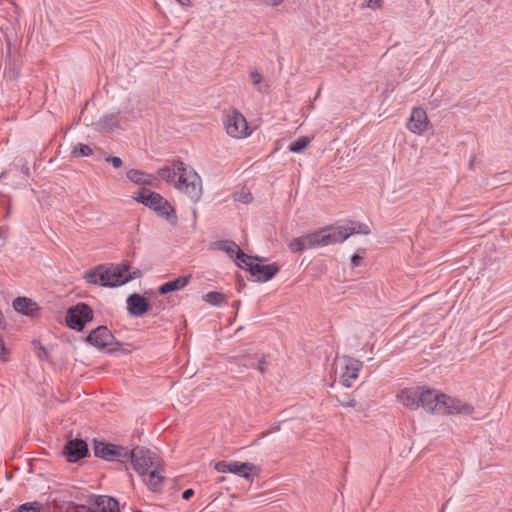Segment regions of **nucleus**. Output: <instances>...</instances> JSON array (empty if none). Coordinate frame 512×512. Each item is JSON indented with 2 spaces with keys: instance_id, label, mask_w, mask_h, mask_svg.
Listing matches in <instances>:
<instances>
[{
  "instance_id": "10",
  "label": "nucleus",
  "mask_w": 512,
  "mask_h": 512,
  "mask_svg": "<svg viewBox=\"0 0 512 512\" xmlns=\"http://www.w3.org/2000/svg\"><path fill=\"white\" fill-rule=\"evenodd\" d=\"M114 264L110 266L98 265L93 270L87 271L84 279L91 284H100L105 287H115V283L110 276Z\"/></svg>"
},
{
  "instance_id": "22",
  "label": "nucleus",
  "mask_w": 512,
  "mask_h": 512,
  "mask_svg": "<svg viewBox=\"0 0 512 512\" xmlns=\"http://www.w3.org/2000/svg\"><path fill=\"white\" fill-rule=\"evenodd\" d=\"M13 307L17 312L29 316L34 315L35 311L38 309V306L35 302L25 297H17L13 301Z\"/></svg>"
},
{
  "instance_id": "7",
  "label": "nucleus",
  "mask_w": 512,
  "mask_h": 512,
  "mask_svg": "<svg viewBox=\"0 0 512 512\" xmlns=\"http://www.w3.org/2000/svg\"><path fill=\"white\" fill-rule=\"evenodd\" d=\"M86 342L90 345L104 349L109 347V352H114L117 347L121 346L120 342L113 336L106 326H99L92 330L85 338Z\"/></svg>"
},
{
  "instance_id": "33",
  "label": "nucleus",
  "mask_w": 512,
  "mask_h": 512,
  "mask_svg": "<svg viewBox=\"0 0 512 512\" xmlns=\"http://www.w3.org/2000/svg\"><path fill=\"white\" fill-rule=\"evenodd\" d=\"M332 399H335L337 403L342 407H355L357 402L355 398L351 394H346L343 397L338 395L331 396Z\"/></svg>"
},
{
  "instance_id": "13",
  "label": "nucleus",
  "mask_w": 512,
  "mask_h": 512,
  "mask_svg": "<svg viewBox=\"0 0 512 512\" xmlns=\"http://www.w3.org/2000/svg\"><path fill=\"white\" fill-rule=\"evenodd\" d=\"M215 248L227 253L231 258H234L238 267H243L244 261L250 259V256L245 254L239 246L231 240H219L214 243Z\"/></svg>"
},
{
  "instance_id": "2",
  "label": "nucleus",
  "mask_w": 512,
  "mask_h": 512,
  "mask_svg": "<svg viewBox=\"0 0 512 512\" xmlns=\"http://www.w3.org/2000/svg\"><path fill=\"white\" fill-rule=\"evenodd\" d=\"M179 172L175 188L184 192L193 202H197L202 195V180L193 168H188L182 161H175Z\"/></svg>"
},
{
  "instance_id": "39",
  "label": "nucleus",
  "mask_w": 512,
  "mask_h": 512,
  "mask_svg": "<svg viewBox=\"0 0 512 512\" xmlns=\"http://www.w3.org/2000/svg\"><path fill=\"white\" fill-rule=\"evenodd\" d=\"M38 345H39L38 357L40 359H46L47 355H48L46 349L40 343H38Z\"/></svg>"
},
{
  "instance_id": "37",
  "label": "nucleus",
  "mask_w": 512,
  "mask_h": 512,
  "mask_svg": "<svg viewBox=\"0 0 512 512\" xmlns=\"http://www.w3.org/2000/svg\"><path fill=\"white\" fill-rule=\"evenodd\" d=\"M105 161L108 163H111L114 168H120L123 164L121 158H119L117 156H107L105 158Z\"/></svg>"
},
{
  "instance_id": "27",
  "label": "nucleus",
  "mask_w": 512,
  "mask_h": 512,
  "mask_svg": "<svg viewBox=\"0 0 512 512\" xmlns=\"http://www.w3.org/2000/svg\"><path fill=\"white\" fill-rule=\"evenodd\" d=\"M158 175L166 182H173L175 184V177L176 175H179L177 167L175 166V161L173 162L172 166H164L160 168L158 170Z\"/></svg>"
},
{
  "instance_id": "1",
  "label": "nucleus",
  "mask_w": 512,
  "mask_h": 512,
  "mask_svg": "<svg viewBox=\"0 0 512 512\" xmlns=\"http://www.w3.org/2000/svg\"><path fill=\"white\" fill-rule=\"evenodd\" d=\"M420 407L430 413L470 415L474 411L472 405L462 403L456 398L449 397L437 390L422 387Z\"/></svg>"
},
{
  "instance_id": "47",
  "label": "nucleus",
  "mask_w": 512,
  "mask_h": 512,
  "mask_svg": "<svg viewBox=\"0 0 512 512\" xmlns=\"http://www.w3.org/2000/svg\"><path fill=\"white\" fill-rule=\"evenodd\" d=\"M5 174H6V172H2L0 177H1V178H4V177H5Z\"/></svg>"
},
{
  "instance_id": "23",
  "label": "nucleus",
  "mask_w": 512,
  "mask_h": 512,
  "mask_svg": "<svg viewBox=\"0 0 512 512\" xmlns=\"http://www.w3.org/2000/svg\"><path fill=\"white\" fill-rule=\"evenodd\" d=\"M191 275L178 277L172 281L166 282L159 287V293L164 295L184 288L190 281Z\"/></svg>"
},
{
  "instance_id": "29",
  "label": "nucleus",
  "mask_w": 512,
  "mask_h": 512,
  "mask_svg": "<svg viewBox=\"0 0 512 512\" xmlns=\"http://www.w3.org/2000/svg\"><path fill=\"white\" fill-rule=\"evenodd\" d=\"M203 300L213 306H220L227 301V298L220 292L211 291L203 295Z\"/></svg>"
},
{
  "instance_id": "6",
  "label": "nucleus",
  "mask_w": 512,
  "mask_h": 512,
  "mask_svg": "<svg viewBox=\"0 0 512 512\" xmlns=\"http://www.w3.org/2000/svg\"><path fill=\"white\" fill-rule=\"evenodd\" d=\"M128 459H130L134 470L140 476H145L149 469L158 465L155 460V454L143 447H135L129 450Z\"/></svg>"
},
{
  "instance_id": "46",
  "label": "nucleus",
  "mask_w": 512,
  "mask_h": 512,
  "mask_svg": "<svg viewBox=\"0 0 512 512\" xmlns=\"http://www.w3.org/2000/svg\"><path fill=\"white\" fill-rule=\"evenodd\" d=\"M24 173H25L26 176H29V168L26 167L25 170H24Z\"/></svg>"
},
{
  "instance_id": "41",
  "label": "nucleus",
  "mask_w": 512,
  "mask_h": 512,
  "mask_svg": "<svg viewBox=\"0 0 512 512\" xmlns=\"http://www.w3.org/2000/svg\"><path fill=\"white\" fill-rule=\"evenodd\" d=\"M194 495V491L192 489H186L183 494H182V498L185 499V500H188L190 499L192 496Z\"/></svg>"
},
{
  "instance_id": "5",
  "label": "nucleus",
  "mask_w": 512,
  "mask_h": 512,
  "mask_svg": "<svg viewBox=\"0 0 512 512\" xmlns=\"http://www.w3.org/2000/svg\"><path fill=\"white\" fill-rule=\"evenodd\" d=\"M94 455L106 461H118L124 463L128 460L129 450L123 446L94 440Z\"/></svg>"
},
{
  "instance_id": "19",
  "label": "nucleus",
  "mask_w": 512,
  "mask_h": 512,
  "mask_svg": "<svg viewBox=\"0 0 512 512\" xmlns=\"http://www.w3.org/2000/svg\"><path fill=\"white\" fill-rule=\"evenodd\" d=\"M126 176L132 183L137 185L158 186V180L155 176L138 169L128 170Z\"/></svg>"
},
{
  "instance_id": "42",
  "label": "nucleus",
  "mask_w": 512,
  "mask_h": 512,
  "mask_svg": "<svg viewBox=\"0 0 512 512\" xmlns=\"http://www.w3.org/2000/svg\"><path fill=\"white\" fill-rule=\"evenodd\" d=\"M475 160H476V156L475 155H472L470 160H469V163H468V167L469 169H473L474 167V163H475Z\"/></svg>"
},
{
  "instance_id": "34",
  "label": "nucleus",
  "mask_w": 512,
  "mask_h": 512,
  "mask_svg": "<svg viewBox=\"0 0 512 512\" xmlns=\"http://www.w3.org/2000/svg\"><path fill=\"white\" fill-rule=\"evenodd\" d=\"M309 142L308 137H300L290 145L289 150L293 153H300L308 146Z\"/></svg>"
},
{
  "instance_id": "31",
  "label": "nucleus",
  "mask_w": 512,
  "mask_h": 512,
  "mask_svg": "<svg viewBox=\"0 0 512 512\" xmlns=\"http://www.w3.org/2000/svg\"><path fill=\"white\" fill-rule=\"evenodd\" d=\"M92 153V148L89 145L83 143L77 144L72 150V155L75 157H87L92 155Z\"/></svg>"
},
{
  "instance_id": "11",
  "label": "nucleus",
  "mask_w": 512,
  "mask_h": 512,
  "mask_svg": "<svg viewBox=\"0 0 512 512\" xmlns=\"http://www.w3.org/2000/svg\"><path fill=\"white\" fill-rule=\"evenodd\" d=\"M215 470L220 473H233L245 479L250 478V472L256 469V466L253 463L249 462H228V461H219L214 466Z\"/></svg>"
},
{
  "instance_id": "28",
  "label": "nucleus",
  "mask_w": 512,
  "mask_h": 512,
  "mask_svg": "<svg viewBox=\"0 0 512 512\" xmlns=\"http://www.w3.org/2000/svg\"><path fill=\"white\" fill-rule=\"evenodd\" d=\"M336 230H346L349 232V236L352 234H364L368 235L370 233V228L366 224L361 223H352L351 226H338Z\"/></svg>"
},
{
  "instance_id": "36",
  "label": "nucleus",
  "mask_w": 512,
  "mask_h": 512,
  "mask_svg": "<svg viewBox=\"0 0 512 512\" xmlns=\"http://www.w3.org/2000/svg\"><path fill=\"white\" fill-rule=\"evenodd\" d=\"M235 200L248 204L253 200V197L250 192L242 190L235 194Z\"/></svg>"
},
{
  "instance_id": "8",
  "label": "nucleus",
  "mask_w": 512,
  "mask_h": 512,
  "mask_svg": "<svg viewBox=\"0 0 512 512\" xmlns=\"http://www.w3.org/2000/svg\"><path fill=\"white\" fill-rule=\"evenodd\" d=\"M224 126L227 134L233 138L240 139L250 135L249 126L245 117L236 110H233L225 116Z\"/></svg>"
},
{
  "instance_id": "18",
  "label": "nucleus",
  "mask_w": 512,
  "mask_h": 512,
  "mask_svg": "<svg viewBox=\"0 0 512 512\" xmlns=\"http://www.w3.org/2000/svg\"><path fill=\"white\" fill-rule=\"evenodd\" d=\"M128 312L135 317H140L150 309V304L140 294L134 293L128 296L127 300Z\"/></svg>"
},
{
  "instance_id": "21",
  "label": "nucleus",
  "mask_w": 512,
  "mask_h": 512,
  "mask_svg": "<svg viewBox=\"0 0 512 512\" xmlns=\"http://www.w3.org/2000/svg\"><path fill=\"white\" fill-rule=\"evenodd\" d=\"M94 504L100 512H119L118 501L110 496L100 495L95 498Z\"/></svg>"
},
{
  "instance_id": "40",
  "label": "nucleus",
  "mask_w": 512,
  "mask_h": 512,
  "mask_svg": "<svg viewBox=\"0 0 512 512\" xmlns=\"http://www.w3.org/2000/svg\"><path fill=\"white\" fill-rule=\"evenodd\" d=\"M362 261V257L359 256L358 254H354L351 258V263H352V266L353 267H356L360 264V262Z\"/></svg>"
},
{
  "instance_id": "4",
  "label": "nucleus",
  "mask_w": 512,
  "mask_h": 512,
  "mask_svg": "<svg viewBox=\"0 0 512 512\" xmlns=\"http://www.w3.org/2000/svg\"><path fill=\"white\" fill-rule=\"evenodd\" d=\"M93 320V310L86 303H78L68 308L65 316L69 328L82 331L85 325Z\"/></svg>"
},
{
  "instance_id": "44",
  "label": "nucleus",
  "mask_w": 512,
  "mask_h": 512,
  "mask_svg": "<svg viewBox=\"0 0 512 512\" xmlns=\"http://www.w3.org/2000/svg\"><path fill=\"white\" fill-rule=\"evenodd\" d=\"M182 5H188L190 3V0H177Z\"/></svg>"
},
{
  "instance_id": "26",
  "label": "nucleus",
  "mask_w": 512,
  "mask_h": 512,
  "mask_svg": "<svg viewBox=\"0 0 512 512\" xmlns=\"http://www.w3.org/2000/svg\"><path fill=\"white\" fill-rule=\"evenodd\" d=\"M117 115H118V113L104 115L96 123V129L97 130H107V131L114 129L118 124Z\"/></svg>"
},
{
  "instance_id": "12",
  "label": "nucleus",
  "mask_w": 512,
  "mask_h": 512,
  "mask_svg": "<svg viewBox=\"0 0 512 512\" xmlns=\"http://www.w3.org/2000/svg\"><path fill=\"white\" fill-rule=\"evenodd\" d=\"M87 453V443L82 439L69 440L63 448V455L66 457L68 462H77L84 458Z\"/></svg>"
},
{
  "instance_id": "16",
  "label": "nucleus",
  "mask_w": 512,
  "mask_h": 512,
  "mask_svg": "<svg viewBox=\"0 0 512 512\" xmlns=\"http://www.w3.org/2000/svg\"><path fill=\"white\" fill-rule=\"evenodd\" d=\"M112 279L115 283V287L119 285H123L130 280L140 278L142 273L139 269H135L134 271H129V266L126 264H118L113 266V270L111 272Z\"/></svg>"
},
{
  "instance_id": "30",
  "label": "nucleus",
  "mask_w": 512,
  "mask_h": 512,
  "mask_svg": "<svg viewBox=\"0 0 512 512\" xmlns=\"http://www.w3.org/2000/svg\"><path fill=\"white\" fill-rule=\"evenodd\" d=\"M249 77L252 82V84L256 87V89L263 93L267 91V85H262V76L257 70H251L249 72Z\"/></svg>"
},
{
  "instance_id": "32",
  "label": "nucleus",
  "mask_w": 512,
  "mask_h": 512,
  "mask_svg": "<svg viewBox=\"0 0 512 512\" xmlns=\"http://www.w3.org/2000/svg\"><path fill=\"white\" fill-rule=\"evenodd\" d=\"M161 203H164V198L156 192H149V200L146 203V207H149L153 211H156L160 207Z\"/></svg>"
},
{
  "instance_id": "35",
  "label": "nucleus",
  "mask_w": 512,
  "mask_h": 512,
  "mask_svg": "<svg viewBox=\"0 0 512 512\" xmlns=\"http://www.w3.org/2000/svg\"><path fill=\"white\" fill-rule=\"evenodd\" d=\"M149 192L152 191L146 188H141L137 193H135L132 196V198L138 203H141L146 206V203H148L149 200Z\"/></svg>"
},
{
  "instance_id": "3",
  "label": "nucleus",
  "mask_w": 512,
  "mask_h": 512,
  "mask_svg": "<svg viewBox=\"0 0 512 512\" xmlns=\"http://www.w3.org/2000/svg\"><path fill=\"white\" fill-rule=\"evenodd\" d=\"M349 237L346 230H336V227H324L309 233L311 249L343 242Z\"/></svg>"
},
{
  "instance_id": "38",
  "label": "nucleus",
  "mask_w": 512,
  "mask_h": 512,
  "mask_svg": "<svg viewBox=\"0 0 512 512\" xmlns=\"http://www.w3.org/2000/svg\"><path fill=\"white\" fill-rule=\"evenodd\" d=\"M382 6V0H368L366 7L376 9Z\"/></svg>"
},
{
  "instance_id": "43",
  "label": "nucleus",
  "mask_w": 512,
  "mask_h": 512,
  "mask_svg": "<svg viewBox=\"0 0 512 512\" xmlns=\"http://www.w3.org/2000/svg\"><path fill=\"white\" fill-rule=\"evenodd\" d=\"M266 364V362L264 360H260L259 363H258V370L261 371V372H264V365Z\"/></svg>"
},
{
  "instance_id": "14",
  "label": "nucleus",
  "mask_w": 512,
  "mask_h": 512,
  "mask_svg": "<svg viewBox=\"0 0 512 512\" xmlns=\"http://www.w3.org/2000/svg\"><path fill=\"white\" fill-rule=\"evenodd\" d=\"M429 124L426 111L420 107H416L412 110L406 126L410 132L422 134L428 130Z\"/></svg>"
},
{
  "instance_id": "20",
  "label": "nucleus",
  "mask_w": 512,
  "mask_h": 512,
  "mask_svg": "<svg viewBox=\"0 0 512 512\" xmlns=\"http://www.w3.org/2000/svg\"><path fill=\"white\" fill-rule=\"evenodd\" d=\"M142 477L153 492H159L162 489L165 477L162 475L159 465L149 469L148 473Z\"/></svg>"
},
{
  "instance_id": "24",
  "label": "nucleus",
  "mask_w": 512,
  "mask_h": 512,
  "mask_svg": "<svg viewBox=\"0 0 512 512\" xmlns=\"http://www.w3.org/2000/svg\"><path fill=\"white\" fill-rule=\"evenodd\" d=\"M288 247L293 253H301L307 249H311L309 233L300 237L293 238L289 242Z\"/></svg>"
},
{
  "instance_id": "9",
  "label": "nucleus",
  "mask_w": 512,
  "mask_h": 512,
  "mask_svg": "<svg viewBox=\"0 0 512 512\" xmlns=\"http://www.w3.org/2000/svg\"><path fill=\"white\" fill-rule=\"evenodd\" d=\"M258 257L250 256V259L244 261L243 267L258 281L266 282L273 278L279 271V266L275 263L268 265H261L255 261H259Z\"/></svg>"
},
{
  "instance_id": "45",
  "label": "nucleus",
  "mask_w": 512,
  "mask_h": 512,
  "mask_svg": "<svg viewBox=\"0 0 512 512\" xmlns=\"http://www.w3.org/2000/svg\"><path fill=\"white\" fill-rule=\"evenodd\" d=\"M233 306H234V307H236V308H238V307L240 306V301H236V302H234Z\"/></svg>"
},
{
  "instance_id": "17",
  "label": "nucleus",
  "mask_w": 512,
  "mask_h": 512,
  "mask_svg": "<svg viewBox=\"0 0 512 512\" xmlns=\"http://www.w3.org/2000/svg\"><path fill=\"white\" fill-rule=\"evenodd\" d=\"M422 387L403 389L398 395V400L407 408L416 410L420 407Z\"/></svg>"
},
{
  "instance_id": "15",
  "label": "nucleus",
  "mask_w": 512,
  "mask_h": 512,
  "mask_svg": "<svg viewBox=\"0 0 512 512\" xmlns=\"http://www.w3.org/2000/svg\"><path fill=\"white\" fill-rule=\"evenodd\" d=\"M344 371L340 376V382L343 386L349 388L352 386L353 380L358 378V372L362 367V363L354 358H343Z\"/></svg>"
},
{
  "instance_id": "25",
  "label": "nucleus",
  "mask_w": 512,
  "mask_h": 512,
  "mask_svg": "<svg viewBox=\"0 0 512 512\" xmlns=\"http://www.w3.org/2000/svg\"><path fill=\"white\" fill-rule=\"evenodd\" d=\"M155 212L159 217L165 218L167 221H169L171 223L176 222L177 217H176L175 209L165 199H164V203H161L160 207L157 208V210Z\"/></svg>"
}]
</instances>
